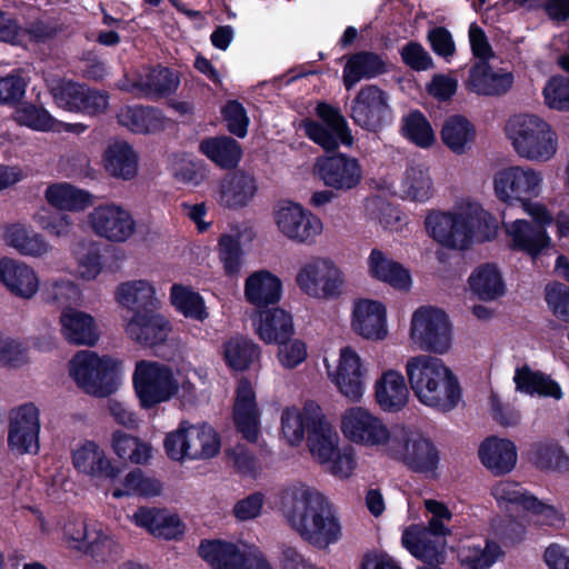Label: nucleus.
I'll return each mask as SVG.
<instances>
[{
  "mask_svg": "<svg viewBox=\"0 0 569 569\" xmlns=\"http://www.w3.org/2000/svg\"><path fill=\"white\" fill-rule=\"evenodd\" d=\"M278 507L286 523L318 549L328 548L342 536L333 505L309 483L293 480L283 485L278 492Z\"/></svg>",
  "mask_w": 569,
  "mask_h": 569,
  "instance_id": "f257e3e1",
  "label": "nucleus"
},
{
  "mask_svg": "<svg viewBox=\"0 0 569 569\" xmlns=\"http://www.w3.org/2000/svg\"><path fill=\"white\" fill-rule=\"evenodd\" d=\"M425 226L427 233L440 246L458 250L489 239L496 229L491 213L471 198L457 200L448 211H431Z\"/></svg>",
  "mask_w": 569,
  "mask_h": 569,
  "instance_id": "f03ea898",
  "label": "nucleus"
},
{
  "mask_svg": "<svg viewBox=\"0 0 569 569\" xmlns=\"http://www.w3.org/2000/svg\"><path fill=\"white\" fill-rule=\"evenodd\" d=\"M132 379L140 406L149 409L172 398L193 402L197 399L196 379H200V373L191 366L174 370L158 361L140 360Z\"/></svg>",
  "mask_w": 569,
  "mask_h": 569,
  "instance_id": "7ed1b4c3",
  "label": "nucleus"
},
{
  "mask_svg": "<svg viewBox=\"0 0 569 569\" xmlns=\"http://www.w3.org/2000/svg\"><path fill=\"white\" fill-rule=\"evenodd\" d=\"M408 383L425 406L450 411L460 400V386L449 366L431 355L409 357L405 365Z\"/></svg>",
  "mask_w": 569,
  "mask_h": 569,
  "instance_id": "20e7f679",
  "label": "nucleus"
},
{
  "mask_svg": "<svg viewBox=\"0 0 569 569\" xmlns=\"http://www.w3.org/2000/svg\"><path fill=\"white\" fill-rule=\"evenodd\" d=\"M505 132L515 152L530 162L551 161L559 149L558 133L546 119L533 113L512 116Z\"/></svg>",
  "mask_w": 569,
  "mask_h": 569,
  "instance_id": "39448f33",
  "label": "nucleus"
},
{
  "mask_svg": "<svg viewBox=\"0 0 569 569\" xmlns=\"http://www.w3.org/2000/svg\"><path fill=\"white\" fill-rule=\"evenodd\" d=\"M122 362L110 356H98L93 351H78L69 362V375L87 393L108 397L119 386Z\"/></svg>",
  "mask_w": 569,
  "mask_h": 569,
  "instance_id": "423d86ee",
  "label": "nucleus"
},
{
  "mask_svg": "<svg viewBox=\"0 0 569 569\" xmlns=\"http://www.w3.org/2000/svg\"><path fill=\"white\" fill-rule=\"evenodd\" d=\"M339 428L350 443L385 456L396 433V427H389L382 418L360 406L349 407L340 415Z\"/></svg>",
  "mask_w": 569,
  "mask_h": 569,
  "instance_id": "0eeeda50",
  "label": "nucleus"
},
{
  "mask_svg": "<svg viewBox=\"0 0 569 569\" xmlns=\"http://www.w3.org/2000/svg\"><path fill=\"white\" fill-rule=\"evenodd\" d=\"M167 456L174 461L210 459L220 451V439L207 423L182 420L163 440Z\"/></svg>",
  "mask_w": 569,
  "mask_h": 569,
  "instance_id": "6e6552de",
  "label": "nucleus"
},
{
  "mask_svg": "<svg viewBox=\"0 0 569 569\" xmlns=\"http://www.w3.org/2000/svg\"><path fill=\"white\" fill-rule=\"evenodd\" d=\"M295 282L309 298L331 300L343 293L347 278L342 268L331 258L315 256L299 266Z\"/></svg>",
  "mask_w": 569,
  "mask_h": 569,
  "instance_id": "1a4fd4ad",
  "label": "nucleus"
},
{
  "mask_svg": "<svg viewBox=\"0 0 569 569\" xmlns=\"http://www.w3.org/2000/svg\"><path fill=\"white\" fill-rule=\"evenodd\" d=\"M545 188L543 173L526 164H511L498 169L492 176L496 198L508 206H519L541 197Z\"/></svg>",
  "mask_w": 569,
  "mask_h": 569,
  "instance_id": "9d476101",
  "label": "nucleus"
},
{
  "mask_svg": "<svg viewBox=\"0 0 569 569\" xmlns=\"http://www.w3.org/2000/svg\"><path fill=\"white\" fill-rule=\"evenodd\" d=\"M277 231L287 240L298 244H311L323 231L319 217L291 200L278 201L272 210Z\"/></svg>",
  "mask_w": 569,
  "mask_h": 569,
  "instance_id": "9b49d317",
  "label": "nucleus"
},
{
  "mask_svg": "<svg viewBox=\"0 0 569 569\" xmlns=\"http://www.w3.org/2000/svg\"><path fill=\"white\" fill-rule=\"evenodd\" d=\"M88 230L110 243H126L137 233L138 224L132 212L114 202L94 207L86 217Z\"/></svg>",
  "mask_w": 569,
  "mask_h": 569,
  "instance_id": "f8f14e48",
  "label": "nucleus"
},
{
  "mask_svg": "<svg viewBox=\"0 0 569 569\" xmlns=\"http://www.w3.org/2000/svg\"><path fill=\"white\" fill-rule=\"evenodd\" d=\"M409 338L421 350L447 353L452 342L447 315L431 307L419 308L411 317Z\"/></svg>",
  "mask_w": 569,
  "mask_h": 569,
  "instance_id": "ddd939ff",
  "label": "nucleus"
},
{
  "mask_svg": "<svg viewBox=\"0 0 569 569\" xmlns=\"http://www.w3.org/2000/svg\"><path fill=\"white\" fill-rule=\"evenodd\" d=\"M386 456L398 458L412 470L432 472L438 463L433 445L418 430L397 426L396 433Z\"/></svg>",
  "mask_w": 569,
  "mask_h": 569,
  "instance_id": "4468645a",
  "label": "nucleus"
},
{
  "mask_svg": "<svg viewBox=\"0 0 569 569\" xmlns=\"http://www.w3.org/2000/svg\"><path fill=\"white\" fill-rule=\"evenodd\" d=\"M40 409L33 402L16 406L9 412L8 447L18 455L39 451Z\"/></svg>",
  "mask_w": 569,
  "mask_h": 569,
  "instance_id": "2eb2a0df",
  "label": "nucleus"
},
{
  "mask_svg": "<svg viewBox=\"0 0 569 569\" xmlns=\"http://www.w3.org/2000/svg\"><path fill=\"white\" fill-rule=\"evenodd\" d=\"M367 368L359 352L351 346L339 349L335 368H328L329 380L350 402H359L366 390Z\"/></svg>",
  "mask_w": 569,
  "mask_h": 569,
  "instance_id": "dca6fc26",
  "label": "nucleus"
},
{
  "mask_svg": "<svg viewBox=\"0 0 569 569\" xmlns=\"http://www.w3.org/2000/svg\"><path fill=\"white\" fill-rule=\"evenodd\" d=\"M317 114L320 121L305 120L301 123L310 140L327 151L337 149L340 143L351 146L352 136L338 109L321 102L317 106Z\"/></svg>",
  "mask_w": 569,
  "mask_h": 569,
  "instance_id": "f3484780",
  "label": "nucleus"
},
{
  "mask_svg": "<svg viewBox=\"0 0 569 569\" xmlns=\"http://www.w3.org/2000/svg\"><path fill=\"white\" fill-rule=\"evenodd\" d=\"M178 83V78L167 68L141 67L126 72L117 87L136 97H150L171 93Z\"/></svg>",
  "mask_w": 569,
  "mask_h": 569,
  "instance_id": "a211bd4d",
  "label": "nucleus"
},
{
  "mask_svg": "<svg viewBox=\"0 0 569 569\" xmlns=\"http://www.w3.org/2000/svg\"><path fill=\"white\" fill-rule=\"evenodd\" d=\"M315 172L325 186L338 191L357 188L363 176L359 160L343 153L318 158Z\"/></svg>",
  "mask_w": 569,
  "mask_h": 569,
  "instance_id": "6ab92c4d",
  "label": "nucleus"
},
{
  "mask_svg": "<svg viewBox=\"0 0 569 569\" xmlns=\"http://www.w3.org/2000/svg\"><path fill=\"white\" fill-rule=\"evenodd\" d=\"M124 332L136 343L154 348L167 342L172 325L166 316L152 309L137 310L126 321Z\"/></svg>",
  "mask_w": 569,
  "mask_h": 569,
  "instance_id": "aec40b11",
  "label": "nucleus"
},
{
  "mask_svg": "<svg viewBox=\"0 0 569 569\" xmlns=\"http://www.w3.org/2000/svg\"><path fill=\"white\" fill-rule=\"evenodd\" d=\"M388 96L377 86L362 87L351 106V118L363 129L375 131L390 119Z\"/></svg>",
  "mask_w": 569,
  "mask_h": 569,
  "instance_id": "412c9836",
  "label": "nucleus"
},
{
  "mask_svg": "<svg viewBox=\"0 0 569 569\" xmlns=\"http://www.w3.org/2000/svg\"><path fill=\"white\" fill-rule=\"evenodd\" d=\"M258 190V181L252 173L236 170L216 183L212 197L222 208L237 210L252 202Z\"/></svg>",
  "mask_w": 569,
  "mask_h": 569,
  "instance_id": "4be33fe9",
  "label": "nucleus"
},
{
  "mask_svg": "<svg viewBox=\"0 0 569 569\" xmlns=\"http://www.w3.org/2000/svg\"><path fill=\"white\" fill-rule=\"evenodd\" d=\"M261 412L253 386L240 380L234 395L233 421L239 433L249 442H258L261 436Z\"/></svg>",
  "mask_w": 569,
  "mask_h": 569,
  "instance_id": "5701e85b",
  "label": "nucleus"
},
{
  "mask_svg": "<svg viewBox=\"0 0 569 569\" xmlns=\"http://www.w3.org/2000/svg\"><path fill=\"white\" fill-rule=\"evenodd\" d=\"M352 330L371 341H381L388 336L386 307L376 300L360 299L355 302L351 319Z\"/></svg>",
  "mask_w": 569,
  "mask_h": 569,
  "instance_id": "b1692460",
  "label": "nucleus"
},
{
  "mask_svg": "<svg viewBox=\"0 0 569 569\" xmlns=\"http://www.w3.org/2000/svg\"><path fill=\"white\" fill-rule=\"evenodd\" d=\"M72 465L78 472L91 479H113L119 473L104 449L92 440H84L74 447Z\"/></svg>",
  "mask_w": 569,
  "mask_h": 569,
  "instance_id": "393cba45",
  "label": "nucleus"
},
{
  "mask_svg": "<svg viewBox=\"0 0 569 569\" xmlns=\"http://www.w3.org/2000/svg\"><path fill=\"white\" fill-rule=\"evenodd\" d=\"M59 325L63 339L73 346L93 347L100 338L96 319L90 313L76 308L61 310Z\"/></svg>",
  "mask_w": 569,
  "mask_h": 569,
  "instance_id": "a878e982",
  "label": "nucleus"
},
{
  "mask_svg": "<svg viewBox=\"0 0 569 569\" xmlns=\"http://www.w3.org/2000/svg\"><path fill=\"white\" fill-rule=\"evenodd\" d=\"M322 415L321 408L315 402H307L302 408L286 407L280 417L282 438L290 446H299L305 439L306 430L310 432Z\"/></svg>",
  "mask_w": 569,
  "mask_h": 569,
  "instance_id": "bb28decb",
  "label": "nucleus"
},
{
  "mask_svg": "<svg viewBox=\"0 0 569 569\" xmlns=\"http://www.w3.org/2000/svg\"><path fill=\"white\" fill-rule=\"evenodd\" d=\"M243 296L257 309L276 305L282 296V281L268 269L256 270L244 280Z\"/></svg>",
  "mask_w": 569,
  "mask_h": 569,
  "instance_id": "cd10ccee",
  "label": "nucleus"
},
{
  "mask_svg": "<svg viewBox=\"0 0 569 569\" xmlns=\"http://www.w3.org/2000/svg\"><path fill=\"white\" fill-rule=\"evenodd\" d=\"M0 281L14 296L33 298L40 288V280L32 267L12 259L0 260Z\"/></svg>",
  "mask_w": 569,
  "mask_h": 569,
  "instance_id": "c85d7f7f",
  "label": "nucleus"
},
{
  "mask_svg": "<svg viewBox=\"0 0 569 569\" xmlns=\"http://www.w3.org/2000/svg\"><path fill=\"white\" fill-rule=\"evenodd\" d=\"M106 172L121 180H132L138 174L139 156L131 144L124 140L108 143L101 158Z\"/></svg>",
  "mask_w": 569,
  "mask_h": 569,
  "instance_id": "c756f323",
  "label": "nucleus"
},
{
  "mask_svg": "<svg viewBox=\"0 0 569 569\" xmlns=\"http://www.w3.org/2000/svg\"><path fill=\"white\" fill-rule=\"evenodd\" d=\"M367 268L371 278L386 282L397 290L408 291L411 288L409 270L378 248L370 251Z\"/></svg>",
  "mask_w": 569,
  "mask_h": 569,
  "instance_id": "7c9ffc66",
  "label": "nucleus"
},
{
  "mask_svg": "<svg viewBox=\"0 0 569 569\" xmlns=\"http://www.w3.org/2000/svg\"><path fill=\"white\" fill-rule=\"evenodd\" d=\"M478 453L481 463L496 476L511 472L517 465V447L509 439L489 437L482 441Z\"/></svg>",
  "mask_w": 569,
  "mask_h": 569,
  "instance_id": "2f4dec72",
  "label": "nucleus"
},
{
  "mask_svg": "<svg viewBox=\"0 0 569 569\" xmlns=\"http://www.w3.org/2000/svg\"><path fill=\"white\" fill-rule=\"evenodd\" d=\"M506 233L510 238L511 248L523 251L530 257H538L551 244V239L545 228L518 219L506 224Z\"/></svg>",
  "mask_w": 569,
  "mask_h": 569,
  "instance_id": "473e14b6",
  "label": "nucleus"
},
{
  "mask_svg": "<svg viewBox=\"0 0 569 569\" xmlns=\"http://www.w3.org/2000/svg\"><path fill=\"white\" fill-rule=\"evenodd\" d=\"M373 389L376 402L386 412H397L408 402L409 388L397 370L383 371L375 381Z\"/></svg>",
  "mask_w": 569,
  "mask_h": 569,
  "instance_id": "72a5a7b5",
  "label": "nucleus"
},
{
  "mask_svg": "<svg viewBox=\"0 0 569 569\" xmlns=\"http://www.w3.org/2000/svg\"><path fill=\"white\" fill-rule=\"evenodd\" d=\"M512 83L511 72L496 70L487 62H479L470 69L466 86L477 94L500 96L509 91Z\"/></svg>",
  "mask_w": 569,
  "mask_h": 569,
  "instance_id": "f704fd0d",
  "label": "nucleus"
},
{
  "mask_svg": "<svg viewBox=\"0 0 569 569\" xmlns=\"http://www.w3.org/2000/svg\"><path fill=\"white\" fill-rule=\"evenodd\" d=\"M402 543L426 565L443 561V542L422 526H411L402 535Z\"/></svg>",
  "mask_w": 569,
  "mask_h": 569,
  "instance_id": "c9c22d12",
  "label": "nucleus"
},
{
  "mask_svg": "<svg viewBox=\"0 0 569 569\" xmlns=\"http://www.w3.org/2000/svg\"><path fill=\"white\" fill-rule=\"evenodd\" d=\"M256 333L267 345L279 343L295 332L292 317L281 308L257 313Z\"/></svg>",
  "mask_w": 569,
  "mask_h": 569,
  "instance_id": "e433bc0d",
  "label": "nucleus"
},
{
  "mask_svg": "<svg viewBox=\"0 0 569 569\" xmlns=\"http://www.w3.org/2000/svg\"><path fill=\"white\" fill-rule=\"evenodd\" d=\"M116 302L129 310L137 308H157L160 300L156 287L146 279H133L121 282L114 290Z\"/></svg>",
  "mask_w": 569,
  "mask_h": 569,
  "instance_id": "4c0bfd02",
  "label": "nucleus"
},
{
  "mask_svg": "<svg viewBox=\"0 0 569 569\" xmlns=\"http://www.w3.org/2000/svg\"><path fill=\"white\" fill-rule=\"evenodd\" d=\"M308 448L312 459L321 467L340 448L339 435L325 415H322L309 432Z\"/></svg>",
  "mask_w": 569,
  "mask_h": 569,
  "instance_id": "58836bf2",
  "label": "nucleus"
},
{
  "mask_svg": "<svg viewBox=\"0 0 569 569\" xmlns=\"http://www.w3.org/2000/svg\"><path fill=\"white\" fill-rule=\"evenodd\" d=\"M247 545H234L221 540H204L199 546L200 557L212 569H237L244 557Z\"/></svg>",
  "mask_w": 569,
  "mask_h": 569,
  "instance_id": "ea45409f",
  "label": "nucleus"
},
{
  "mask_svg": "<svg viewBox=\"0 0 569 569\" xmlns=\"http://www.w3.org/2000/svg\"><path fill=\"white\" fill-rule=\"evenodd\" d=\"M3 240L22 256L40 258L47 254L51 247L46 239L21 223H12L4 228Z\"/></svg>",
  "mask_w": 569,
  "mask_h": 569,
  "instance_id": "a19ab883",
  "label": "nucleus"
},
{
  "mask_svg": "<svg viewBox=\"0 0 569 569\" xmlns=\"http://www.w3.org/2000/svg\"><path fill=\"white\" fill-rule=\"evenodd\" d=\"M387 71L383 60L373 52H358L349 57L343 69L342 80L350 90L362 79H371Z\"/></svg>",
  "mask_w": 569,
  "mask_h": 569,
  "instance_id": "79ce46f5",
  "label": "nucleus"
},
{
  "mask_svg": "<svg viewBox=\"0 0 569 569\" xmlns=\"http://www.w3.org/2000/svg\"><path fill=\"white\" fill-rule=\"evenodd\" d=\"M41 298L46 303L63 310L81 305L83 293L79 284L73 280L63 277H52L43 282Z\"/></svg>",
  "mask_w": 569,
  "mask_h": 569,
  "instance_id": "37998d69",
  "label": "nucleus"
},
{
  "mask_svg": "<svg viewBox=\"0 0 569 569\" xmlns=\"http://www.w3.org/2000/svg\"><path fill=\"white\" fill-rule=\"evenodd\" d=\"M121 546L111 531L102 523H93L82 553L89 556L97 563L116 560L121 553Z\"/></svg>",
  "mask_w": 569,
  "mask_h": 569,
  "instance_id": "c03bdc74",
  "label": "nucleus"
},
{
  "mask_svg": "<svg viewBox=\"0 0 569 569\" xmlns=\"http://www.w3.org/2000/svg\"><path fill=\"white\" fill-rule=\"evenodd\" d=\"M469 286L473 295L482 301H493L506 291L502 276L493 264L478 267L469 277Z\"/></svg>",
  "mask_w": 569,
  "mask_h": 569,
  "instance_id": "a18cd8bd",
  "label": "nucleus"
},
{
  "mask_svg": "<svg viewBox=\"0 0 569 569\" xmlns=\"http://www.w3.org/2000/svg\"><path fill=\"white\" fill-rule=\"evenodd\" d=\"M44 199L52 207L67 211H81L92 203L88 191L67 182L50 184L44 191Z\"/></svg>",
  "mask_w": 569,
  "mask_h": 569,
  "instance_id": "49530a36",
  "label": "nucleus"
},
{
  "mask_svg": "<svg viewBox=\"0 0 569 569\" xmlns=\"http://www.w3.org/2000/svg\"><path fill=\"white\" fill-rule=\"evenodd\" d=\"M513 382L518 391L531 396L551 397L557 400L562 397L561 388L556 381L541 372L532 371L528 367L516 370Z\"/></svg>",
  "mask_w": 569,
  "mask_h": 569,
  "instance_id": "de8ad7c7",
  "label": "nucleus"
},
{
  "mask_svg": "<svg viewBox=\"0 0 569 569\" xmlns=\"http://www.w3.org/2000/svg\"><path fill=\"white\" fill-rule=\"evenodd\" d=\"M200 151L221 168H232L241 159V148L237 141L228 137H216L203 140Z\"/></svg>",
  "mask_w": 569,
  "mask_h": 569,
  "instance_id": "09e8293b",
  "label": "nucleus"
},
{
  "mask_svg": "<svg viewBox=\"0 0 569 569\" xmlns=\"http://www.w3.org/2000/svg\"><path fill=\"white\" fill-rule=\"evenodd\" d=\"M491 495L499 508L505 510H528L535 496L520 483L506 479L496 482Z\"/></svg>",
  "mask_w": 569,
  "mask_h": 569,
  "instance_id": "8fccbe9b",
  "label": "nucleus"
},
{
  "mask_svg": "<svg viewBox=\"0 0 569 569\" xmlns=\"http://www.w3.org/2000/svg\"><path fill=\"white\" fill-rule=\"evenodd\" d=\"M110 447L116 456L136 465L147 463L151 458V446L120 430L111 435Z\"/></svg>",
  "mask_w": 569,
  "mask_h": 569,
  "instance_id": "3c124183",
  "label": "nucleus"
},
{
  "mask_svg": "<svg viewBox=\"0 0 569 569\" xmlns=\"http://www.w3.org/2000/svg\"><path fill=\"white\" fill-rule=\"evenodd\" d=\"M170 300L186 318L202 322L209 317L203 298L190 287L173 284L170 290Z\"/></svg>",
  "mask_w": 569,
  "mask_h": 569,
  "instance_id": "603ef678",
  "label": "nucleus"
},
{
  "mask_svg": "<svg viewBox=\"0 0 569 569\" xmlns=\"http://www.w3.org/2000/svg\"><path fill=\"white\" fill-rule=\"evenodd\" d=\"M501 555L500 546L496 542H486L483 546L465 543L458 550L459 561L466 569H488Z\"/></svg>",
  "mask_w": 569,
  "mask_h": 569,
  "instance_id": "864d4df0",
  "label": "nucleus"
},
{
  "mask_svg": "<svg viewBox=\"0 0 569 569\" xmlns=\"http://www.w3.org/2000/svg\"><path fill=\"white\" fill-rule=\"evenodd\" d=\"M475 139L471 123L459 116L449 118L442 127L441 140L455 153H463Z\"/></svg>",
  "mask_w": 569,
  "mask_h": 569,
  "instance_id": "5fc2aeb1",
  "label": "nucleus"
},
{
  "mask_svg": "<svg viewBox=\"0 0 569 569\" xmlns=\"http://www.w3.org/2000/svg\"><path fill=\"white\" fill-rule=\"evenodd\" d=\"M530 460L541 470L569 472V453L558 443L546 442L535 446L530 452Z\"/></svg>",
  "mask_w": 569,
  "mask_h": 569,
  "instance_id": "6e6d98bb",
  "label": "nucleus"
},
{
  "mask_svg": "<svg viewBox=\"0 0 569 569\" xmlns=\"http://www.w3.org/2000/svg\"><path fill=\"white\" fill-rule=\"evenodd\" d=\"M259 356V347L243 337L230 338L223 345V358L227 365L234 370L247 369Z\"/></svg>",
  "mask_w": 569,
  "mask_h": 569,
  "instance_id": "4d7b16f0",
  "label": "nucleus"
},
{
  "mask_svg": "<svg viewBox=\"0 0 569 569\" xmlns=\"http://www.w3.org/2000/svg\"><path fill=\"white\" fill-rule=\"evenodd\" d=\"M401 192L405 198L413 201H427L432 197V181L428 170L422 166H411L401 182Z\"/></svg>",
  "mask_w": 569,
  "mask_h": 569,
  "instance_id": "13d9d810",
  "label": "nucleus"
},
{
  "mask_svg": "<svg viewBox=\"0 0 569 569\" xmlns=\"http://www.w3.org/2000/svg\"><path fill=\"white\" fill-rule=\"evenodd\" d=\"M121 126L136 133H147L160 128L159 113L142 107H124L117 114Z\"/></svg>",
  "mask_w": 569,
  "mask_h": 569,
  "instance_id": "bf43d9fd",
  "label": "nucleus"
},
{
  "mask_svg": "<svg viewBox=\"0 0 569 569\" xmlns=\"http://www.w3.org/2000/svg\"><path fill=\"white\" fill-rule=\"evenodd\" d=\"M217 252L223 273L229 278L239 277L243 267V250L240 241L230 234H222L218 239Z\"/></svg>",
  "mask_w": 569,
  "mask_h": 569,
  "instance_id": "052dcab7",
  "label": "nucleus"
},
{
  "mask_svg": "<svg viewBox=\"0 0 569 569\" xmlns=\"http://www.w3.org/2000/svg\"><path fill=\"white\" fill-rule=\"evenodd\" d=\"M161 485L156 479L146 477L140 469L132 470L126 475L121 488L112 492L114 498L124 496L152 497L159 495Z\"/></svg>",
  "mask_w": 569,
  "mask_h": 569,
  "instance_id": "680f3d73",
  "label": "nucleus"
},
{
  "mask_svg": "<svg viewBox=\"0 0 569 569\" xmlns=\"http://www.w3.org/2000/svg\"><path fill=\"white\" fill-rule=\"evenodd\" d=\"M13 120L19 126H26L37 131L60 130L56 120L46 109L24 103L13 112Z\"/></svg>",
  "mask_w": 569,
  "mask_h": 569,
  "instance_id": "e2e57ef3",
  "label": "nucleus"
},
{
  "mask_svg": "<svg viewBox=\"0 0 569 569\" xmlns=\"http://www.w3.org/2000/svg\"><path fill=\"white\" fill-rule=\"evenodd\" d=\"M84 86L68 80H57L50 87L56 104L71 112H80Z\"/></svg>",
  "mask_w": 569,
  "mask_h": 569,
  "instance_id": "0e129e2a",
  "label": "nucleus"
},
{
  "mask_svg": "<svg viewBox=\"0 0 569 569\" xmlns=\"http://www.w3.org/2000/svg\"><path fill=\"white\" fill-rule=\"evenodd\" d=\"M322 468L326 472L340 480L351 478L358 468V455L356 449L350 445L340 447Z\"/></svg>",
  "mask_w": 569,
  "mask_h": 569,
  "instance_id": "69168bd1",
  "label": "nucleus"
},
{
  "mask_svg": "<svg viewBox=\"0 0 569 569\" xmlns=\"http://www.w3.org/2000/svg\"><path fill=\"white\" fill-rule=\"evenodd\" d=\"M402 130L410 141L421 148H428L435 142V133L430 123L418 111L411 112L403 118Z\"/></svg>",
  "mask_w": 569,
  "mask_h": 569,
  "instance_id": "338daca9",
  "label": "nucleus"
},
{
  "mask_svg": "<svg viewBox=\"0 0 569 569\" xmlns=\"http://www.w3.org/2000/svg\"><path fill=\"white\" fill-rule=\"evenodd\" d=\"M542 93L547 107L569 111V77H552L546 83Z\"/></svg>",
  "mask_w": 569,
  "mask_h": 569,
  "instance_id": "774afa93",
  "label": "nucleus"
}]
</instances>
